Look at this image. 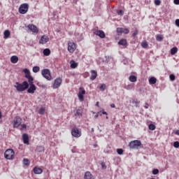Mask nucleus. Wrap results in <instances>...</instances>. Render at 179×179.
Segmentation results:
<instances>
[{"label":"nucleus","instance_id":"29","mask_svg":"<svg viewBox=\"0 0 179 179\" xmlns=\"http://www.w3.org/2000/svg\"><path fill=\"white\" fill-rule=\"evenodd\" d=\"M156 40L157 41H163V35L162 34L157 35Z\"/></svg>","mask_w":179,"mask_h":179},{"label":"nucleus","instance_id":"5","mask_svg":"<svg viewBox=\"0 0 179 179\" xmlns=\"http://www.w3.org/2000/svg\"><path fill=\"white\" fill-rule=\"evenodd\" d=\"M23 72L25 73V78L28 79L29 85H34L33 81L34 80V78H33V76H31L30 74V71L27 69H25L23 70Z\"/></svg>","mask_w":179,"mask_h":179},{"label":"nucleus","instance_id":"13","mask_svg":"<svg viewBox=\"0 0 179 179\" xmlns=\"http://www.w3.org/2000/svg\"><path fill=\"white\" fill-rule=\"evenodd\" d=\"M50 41V38L48 36L43 35L41 36V40L39 41L40 44H45Z\"/></svg>","mask_w":179,"mask_h":179},{"label":"nucleus","instance_id":"26","mask_svg":"<svg viewBox=\"0 0 179 179\" xmlns=\"http://www.w3.org/2000/svg\"><path fill=\"white\" fill-rule=\"evenodd\" d=\"M51 54V50L48 48H46L43 50V55H45V57H48Z\"/></svg>","mask_w":179,"mask_h":179},{"label":"nucleus","instance_id":"46","mask_svg":"<svg viewBox=\"0 0 179 179\" xmlns=\"http://www.w3.org/2000/svg\"><path fill=\"white\" fill-rule=\"evenodd\" d=\"M155 5H157V6H159V5H160V3H161V1H160V0H155Z\"/></svg>","mask_w":179,"mask_h":179},{"label":"nucleus","instance_id":"15","mask_svg":"<svg viewBox=\"0 0 179 179\" xmlns=\"http://www.w3.org/2000/svg\"><path fill=\"white\" fill-rule=\"evenodd\" d=\"M29 85L30 87L27 90V92L31 93V94H33V93H34V92H36V85H34V84H29Z\"/></svg>","mask_w":179,"mask_h":179},{"label":"nucleus","instance_id":"4","mask_svg":"<svg viewBox=\"0 0 179 179\" xmlns=\"http://www.w3.org/2000/svg\"><path fill=\"white\" fill-rule=\"evenodd\" d=\"M4 157L7 160H12L15 157V151L12 149H8L4 152Z\"/></svg>","mask_w":179,"mask_h":179},{"label":"nucleus","instance_id":"42","mask_svg":"<svg viewBox=\"0 0 179 179\" xmlns=\"http://www.w3.org/2000/svg\"><path fill=\"white\" fill-rule=\"evenodd\" d=\"M169 79H171V80H176V76H174L173 74H171L169 76Z\"/></svg>","mask_w":179,"mask_h":179},{"label":"nucleus","instance_id":"22","mask_svg":"<svg viewBox=\"0 0 179 179\" xmlns=\"http://www.w3.org/2000/svg\"><path fill=\"white\" fill-rule=\"evenodd\" d=\"M3 36V38H9L10 36V31L9 30L4 31Z\"/></svg>","mask_w":179,"mask_h":179},{"label":"nucleus","instance_id":"57","mask_svg":"<svg viewBox=\"0 0 179 179\" xmlns=\"http://www.w3.org/2000/svg\"><path fill=\"white\" fill-rule=\"evenodd\" d=\"M22 128H26V124H22Z\"/></svg>","mask_w":179,"mask_h":179},{"label":"nucleus","instance_id":"58","mask_svg":"<svg viewBox=\"0 0 179 179\" xmlns=\"http://www.w3.org/2000/svg\"><path fill=\"white\" fill-rule=\"evenodd\" d=\"M99 101H97V102L96 103V107H99Z\"/></svg>","mask_w":179,"mask_h":179},{"label":"nucleus","instance_id":"37","mask_svg":"<svg viewBox=\"0 0 179 179\" xmlns=\"http://www.w3.org/2000/svg\"><path fill=\"white\" fill-rule=\"evenodd\" d=\"M117 155H122V153H124V150L121 148H118L117 149Z\"/></svg>","mask_w":179,"mask_h":179},{"label":"nucleus","instance_id":"9","mask_svg":"<svg viewBox=\"0 0 179 179\" xmlns=\"http://www.w3.org/2000/svg\"><path fill=\"white\" fill-rule=\"evenodd\" d=\"M75 50H76V44H75L73 42L69 41L68 51L72 54L75 52Z\"/></svg>","mask_w":179,"mask_h":179},{"label":"nucleus","instance_id":"32","mask_svg":"<svg viewBox=\"0 0 179 179\" xmlns=\"http://www.w3.org/2000/svg\"><path fill=\"white\" fill-rule=\"evenodd\" d=\"M141 47L143 48H148V47H149V44H148L146 41H143L141 43Z\"/></svg>","mask_w":179,"mask_h":179},{"label":"nucleus","instance_id":"34","mask_svg":"<svg viewBox=\"0 0 179 179\" xmlns=\"http://www.w3.org/2000/svg\"><path fill=\"white\" fill-rule=\"evenodd\" d=\"M148 128L150 131H155V129H156V126L153 124H150Z\"/></svg>","mask_w":179,"mask_h":179},{"label":"nucleus","instance_id":"31","mask_svg":"<svg viewBox=\"0 0 179 179\" xmlns=\"http://www.w3.org/2000/svg\"><path fill=\"white\" fill-rule=\"evenodd\" d=\"M118 44H120V45H126L127 44V40L125 39H121L119 42Z\"/></svg>","mask_w":179,"mask_h":179},{"label":"nucleus","instance_id":"33","mask_svg":"<svg viewBox=\"0 0 179 179\" xmlns=\"http://www.w3.org/2000/svg\"><path fill=\"white\" fill-rule=\"evenodd\" d=\"M125 89H127V90H132V89H134V85L130 84L125 85Z\"/></svg>","mask_w":179,"mask_h":179},{"label":"nucleus","instance_id":"20","mask_svg":"<svg viewBox=\"0 0 179 179\" xmlns=\"http://www.w3.org/2000/svg\"><path fill=\"white\" fill-rule=\"evenodd\" d=\"M70 65L71 69H75L76 68H78V63L75 62V60L70 61Z\"/></svg>","mask_w":179,"mask_h":179},{"label":"nucleus","instance_id":"28","mask_svg":"<svg viewBox=\"0 0 179 179\" xmlns=\"http://www.w3.org/2000/svg\"><path fill=\"white\" fill-rule=\"evenodd\" d=\"M38 114L41 115H44V114H45V108L43 107L41 108L38 110Z\"/></svg>","mask_w":179,"mask_h":179},{"label":"nucleus","instance_id":"7","mask_svg":"<svg viewBox=\"0 0 179 179\" xmlns=\"http://www.w3.org/2000/svg\"><path fill=\"white\" fill-rule=\"evenodd\" d=\"M29 10V4L27 3H22L20 5L19 8V12L21 13V15H25V13H27Z\"/></svg>","mask_w":179,"mask_h":179},{"label":"nucleus","instance_id":"21","mask_svg":"<svg viewBox=\"0 0 179 179\" xmlns=\"http://www.w3.org/2000/svg\"><path fill=\"white\" fill-rule=\"evenodd\" d=\"M17 61H19V57L17 56H12L10 58V62L12 64H17Z\"/></svg>","mask_w":179,"mask_h":179},{"label":"nucleus","instance_id":"11","mask_svg":"<svg viewBox=\"0 0 179 179\" xmlns=\"http://www.w3.org/2000/svg\"><path fill=\"white\" fill-rule=\"evenodd\" d=\"M62 83V79H61V78H56L52 85L53 89H58V87L61 86Z\"/></svg>","mask_w":179,"mask_h":179},{"label":"nucleus","instance_id":"2","mask_svg":"<svg viewBox=\"0 0 179 179\" xmlns=\"http://www.w3.org/2000/svg\"><path fill=\"white\" fill-rule=\"evenodd\" d=\"M41 75L47 80H52V76H51V71L48 69H44L41 70Z\"/></svg>","mask_w":179,"mask_h":179},{"label":"nucleus","instance_id":"47","mask_svg":"<svg viewBox=\"0 0 179 179\" xmlns=\"http://www.w3.org/2000/svg\"><path fill=\"white\" fill-rule=\"evenodd\" d=\"M134 103H135V106L136 107H139V101H138V100H136V101H134Z\"/></svg>","mask_w":179,"mask_h":179},{"label":"nucleus","instance_id":"14","mask_svg":"<svg viewBox=\"0 0 179 179\" xmlns=\"http://www.w3.org/2000/svg\"><path fill=\"white\" fill-rule=\"evenodd\" d=\"M28 29L32 31V33H38V29L37 27L34 24H29Z\"/></svg>","mask_w":179,"mask_h":179},{"label":"nucleus","instance_id":"36","mask_svg":"<svg viewBox=\"0 0 179 179\" xmlns=\"http://www.w3.org/2000/svg\"><path fill=\"white\" fill-rule=\"evenodd\" d=\"M23 163H24V166H29V164H30V161L27 159H24Z\"/></svg>","mask_w":179,"mask_h":179},{"label":"nucleus","instance_id":"50","mask_svg":"<svg viewBox=\"0 0 179 179\" xmlns=\"http://www.w3.org/2000/svg\"><path fill=\"white\" fill-rule=\"evenodd\" d=\"M176 26H178V27H179V19H177L176 20Z\"/></svg>","mask_w":179,"mask_h":179},{"label":"nucleus","instance_id":"56","mask_svg":"<svg viewBox=\"0 0 179 179\" xmlns=\"http://www.w3.org/2000/svg\"><path fill=\"white\" fill-rule=\"evenodd\" d=\"M1 118H2V112H1V110H0V120H1Z\"/></svg>","mask_w":179,"mask_h":179},{"label":"nucleus","instance_id":"17","mask_svg":"<svg viewBox=\"0 0 179 179\" xmlns=\"http://www.w3.org/2000/svg\"><path fill=\"white\" fill-rule=\"evenodd\" d=\"M84 179H94V176L92 175V173L87 171L85 173Z\"/></svg>","mask_w":179,"mask_h":179},{"label":"nucleus","instance_id":"19","mask_svg":"<svg viewBox=\"0 0 179 179\" xmlns=\"http://www.w3.org/2000/svg\"><path fill=\"white\" fill-rule=\"evenodd\" d=\"M34 174H42L43 169L36 166L34 168Z\"/></svg>","mask_w":179,"mask_h":179},{"label":"nucleus","instance_id":"3","mask_svg":"<svg viewBox=\"0 0 179 179\" xmlns=\"http://www.w3.org/2000/svg\"><path fill=\"white\" fill-rule=\"evenodd\" d=\"M142 143L139 140H134L129 143L130 149H139V146H141Z\"/></svg>","mask_w":179,"mask_h":179},{"label":"nucleus","instance_id":"12","mask_svg":"<svg viewBox=\"0 0 179 179\" xmlns=\"http://www.w3.org/2000/svg\"><path fill=\"white\" fill-rule=\"evenodd\" d=\"M94 33L101 38H104L106 37V34H104V31L101 30H94Z\"/></svg>","mask_w":179,"mask_h":179},{"label":"nucleus","instance_id":"6","mask_svg":"<svg viewBox=\"0 0 179 179\" xmlns=\"http://www.w3.org/2000/svg\"><path fill=\"white\" fill-rule=\"evenodd\" d=\"M71 135L74 138H80L82 136V131L78 127H74L71 129Z\"/></svg>","mask_w":179,"mask_h":179},{"label":"nucleus","instance_id":"23","mask_svg":"<svg viewBox=\"0 0 179 179\" xmlns=\"http://www.w3.org/2000/svg\"><path fill=\"white\" fill-rule=\"evenodd\" d=\"M178 51V48H177V47H174L171 49V55H176V54H177Z\"/></svg>","mask_w":179,"mask_h":179},{"label":"nucleus","instance_id":"53","mask_svg":"<svg viewBox=\"0 0 179 179\" xmlns=\"http://www.w3.org/2000/svg\"><path fill=\"white\" fill-rule=\"evenodd\" d=\"M102 114L107 115V112L104 111V110H102Z\"/></svg>","mask_w":179,"mask_h":179},{"label":"nucleus","instance_id":"35","mask_svg":"<svg viewBox=\"0 0 179 179\" xmlns=\"http://www.w3.org/2000/svg\"><path fill=\"white\" fill-rule=\"evenodd\" d=\"M76 115H82V108L77 109Z\"/></svg>","mask_w":179,"mask_h":179},{"label":"nucleus","instance_id":"1","mask_svg":"<svg viewBox=\"0 0 179 179\" xmlns=\"http://www.w3.org/2000/svg\"><path fill=\"white\" fill-rule=\"evenodd\" d=\"M14 87H15L17 92H24V90L29 89V83H27V81H24L22 83L16 82Z\"/></svg>","mask_w":179,"mask_h":179},{"label":"nucleus","instance_id":"44","mask_svg":"<svg viewBox=\"0 0 179 179\" xmlns=\"http://www.w3.org/2000/svg\"><path fill=\"white\" fill-rule=\"evenodd\" d=\"M138 33H139V31H138V30H136V31L133 33L132 36H133V37H136V36H138Z\"/></svg>","mask_w":179,"mask_h":179},{"label":"nucleus","instance_id":"51","mask_svg":"<svg viewBox=\"0 0 179 179\" xmlns=\"http://www.w3.org/2000/svg\"><path fill=\"white\" fill-rule=\"evenodd\" d=\"M117 15H122V10H120L119 11H117Z\"/></svg>","mask_w":179,"mask_h":179},{"label":"nucleus","instance_id":"48","mask_svg":"<svg viewBox=\"0 0 179 179\" xmlns=\"http://www.w3.org/2000/svg\"><path fill=\"white\" fill-rule=\"evenodd\" d=\"M99 115H101V112H98L96 115H94V118H99Z\"/></svg>","mask_w":179,"mask_h":179},{"label":"nucleus","instance_id":"27","mask_svg":"<svg viewBox=\"0 0 179 179\" xmlns=\"http://www.w3.org/2000/svg\"><path fill=\"white\" fill-rule=\"evenodd\" d=\"M129 80H130V82L135 83L138 80V78H136V76H130L129 77Z\"/></svg>","mask_w":179,"mask_h":179},{"label":"nucleus","instance_id":"41","mask_svg":"<svg viewBox=\"0 0 179 179\" xmlns=\"http://www.w3.org/2000/svg\"><path fill=\"white\" fill-rule=\"evenodd\" d=\"M122 31H123V28L117 29V33H118V34H122Z\"/></svg>","mask_w":179,"mask_h":179},{"label":"nucleus","instance_id":"25","mask_svg":"<svg viewBox=\"0 0 179 179\" xmlns=\"http://www.w3.org/2000/svg\"><path fill=\"white\" fill-rule=\"evenodd\" d=\"M149 82H150V85H155V83H156V82H157V79H156V78H155V77H151L149 79Z\"/></svg>","mask_w":179,"mask_h":179},{"label":"nucleus","instance_id":"30","mask_svg":"<svg viewBox=\"0 0 179 179\" xmlns=\"http://www.w3.org/2000/svg\"><path fill=\"white\" fill-rule=\"evenodd\" d=\"M32 71L34 73H37V72L40 71V67L35 66L33 67Z\"/></svg>","mask_w":179,"mask_h":179},{"label":"nucleus","instance_id":"18","mask_svg":"<svg viewBox=\"0 0 179 179\" xmlns=\"http://www.w3.org/2000/svg\"><path fill=\"white\" fill-rule=\"evenodd\" d=\"M96 78H97V71L94 70H92L90 80H94V79H96Z\"/></svg>","mask_w":179,"mask_h":179},{"label":"nucleus","instance_id":"59","mask_svg":"<svg viewBox=\"0 0 179 179\" xmlns=\"http://www.w3.org/2000/svg\"><path fill=\"white\" fill-rule=\"evenodd\" d=\"M92 132H94V128L91 129Z\"/></svg>","mask_w":179,"mask_h":179},{"label":"nucleus","instance_id":"16","mask_svg":"<svg viewBox=\"0 0 179 179\" xmlns=\"http://www.w3.org/2000/svg\"><path fill=\"white\" fill-rule=\"evenodd\" d=\"M22 141L25 145H30L29 143V135L27 134H22Z\"/></svg>","mask_w":179,"mask_h":179},{"label":"nucleus","instance_id":"39","mask_svg":"<svg viewBox=\"0 0 179 179\" xmlns=\"http://www.w3.org/2000/svg\"><path fill=\"white\" fill-rule=\"evenodd\" d=\"M173 146H174V148H176V149H178V148H179V142H178V141H175V142L173 143Z\"/></svg>","mask_w":179,"mask_h":179},{"label":"nucleus","instance_id":"8","mask_svg":"<svg viewBox=\"0 0 179 179\" xmlns=\"http://www.w3.org/2000/svg\"><path fill=\"white\" fill-rule=\"evenodd\" d=\"M84 94H86V91L85 90V88L80 87L78 94L80 101H83L85 100V96H83Z\"/></svg>","mask_w":179,"mask_h":179},{"label":"nucleus","instance_id":"40","mask_svg":"<svg viewBox=\"0 0 179 179\" xmlns=\"http://www.w3.org/2000/svg\"><path fill=\"white\" fill-rule=\"evenodd\" d=\"M152 174L154 176H156V175L159 174V169H155L152 170Z\"/></svg>","mask_w":179,"mask_h":179},{"label":"nucleus","instance_id":"38","mask_svg":"<svg viewBox=\"0 0 179 179\" xmlns=\"http://www.w3.org/2000/svg\"><path fill=\"white\" fill-rule=\"evenodd\" d=\"M99 88H100L101 90H102V92H104V90H106V84L101 85Z\"/></svg>","mask_w":179,"mask_h":179},{"label":"nucleus","instance_id":"60","mask_svg":"<svg viewBox=\"0 0 179 179\" xmlns=\"http://www.w3.org/2000/svg\"><path fill=\"white\" fill-rule=\"evenodd\" d=\"M106 120H108V116H106Z\"/></svg>","mask_w":179,"mask_h":179},{"label":"nucleus","instance_id":"49","mask_svg":"<svg viewBox=\"0 0 179 179\" xmlns=\"http://www.w3.org/2000/svg\"><path fill=\"white\" fill-rule=\"evenodd\" d=\"M173 2L175 5H179V0H174Z\"/></svg>","mask_w":179,"mask_h":179},{"label":"nucleus","instance_id":"10","mask_svg":"<svg viewBox=\"0 0 179 179\" xmlns=\"http://www.w3.org/2000/svg\"><path fill=\"white\" fill-rule=\"evenodd\" d=\"M22 124V118L19 116H17L14 118L13 120V127L14 128H18Z\"/></svg>","mask_w":179,"mask_h":179},{"label":"nucleus","instance_id":"54","mask_svg":"<svg viewBox=\"0 0 179 179\" xmlns=\"http://www.w3.org/2000/svg\"><path fill=\"white\" fill-rule=\"evenodd\" d=\"M144 107H145V108H149V104L148 103H145V106Z\"/></svg>","mask_w":179,"mask_h":179},{"label":"nucleus","instance_id":"52","mask_svg":"<svg viewBox=\"0 0 179 179\" xmlns=\"http://www.w3.org/2000/svg\"><path fill=\"white\" fill-rule=\"evenodd\" d=\"M110 107H111L112 108H115V104L111 103V104H110Z\"/></svg>","mask_w":179,"mask_h":179},{"label":"nucleus","instance_id":"24","mask_svg":"<svg viewBox=\"0 0 179 179\" xmlns=\"http://www.w3.org/2000/svg\"><path fill=\"white\" fill-rule=\"evenodd\" d=\"M44 150H45V149L44 148V146L39 145V146H37L36 148V152H38L39 153L44 152Z\"/></svg>","mask_w":179,"mask_h":179},{"label":"nucleus","instance_id":"45","mask_svg":"<svg viewBox=\"0 0 179 179\" xmlns=\"http://www.w3.org/2000/svg\"><path fill=\"white\" fill-rule=\"evenodd\" d=\"M101 167H102V169H103V170H105V169H107V166H106V163H104V162H102V163L101 164Z\"/></svg>","mask_w":179,"mask_h":179},{"label":"nucleus","instance_id":"55","mask_svg":"<svg viewBox=\"0 0 179 179\" xmlns=\"http://www.w3.org/2000/svg\"><path fill=\"white\" fill-rule=\"evenodd\" d=\"M176 135H179V130H177V131H176Z\"/></svg>","mask_w":179,"mask_h":179},{"label":"nucleus","instance_id":"43","mask_svg":"<svg viewBox=\"0 0 179 179\" xmlns=\"http://www.w3.org/2000/svg\"><path fill=\"white\" fill-rule=\"evenodd\" d=\"M122 33H124V34H128V33H129V29L123 28Z\"/></svg>","mask_w":179,"mask_h":179}]
</instances>
